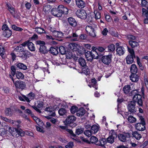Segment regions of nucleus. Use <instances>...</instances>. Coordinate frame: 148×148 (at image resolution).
I'll list each match as a JSON object with an SVG mask.
<instances>
[{"label":"nucleus","instance_id":"f257e3e1","mask_svg":"<svg viewBox=\"0 0 148 148\" xmlns=\"http://www.w3.org/2000/svg\"><path fill=\"white\" fill-rule=\"evenodd\" d=\"M139 89L134 90L131 92L133 95L132 97L134 103H137L139 106H142L143 105L142 96L139 94L140 92Z\"/></svg>","mask_w":148,"mask_h":148},{"label":"nucleus","instance_id":"f03ea898","mask_svg":"<svg viewBox=\"0 0 148 148\" xmlns=\"http://www.w3.org/2000/svg\"><path fill=\"white\" fill-rule=\"evenodd\" d=\"M8 131L14 137H17L19 135L22 136L23 134L22 130L21 129H17L13 127H8Z\"/></svg>","mask_w":148,"mask_h":148},{"label":"nucleus","instance_id":"7ed1b4c3","mask_svg":"<svg viewBox=\"0 0 148 148\" xmlns=\"http://www.w3.org/2000/svg\"><path fill=\"white\" fill-rule=\"evenodd\" d=\"M139 117L141 123H136L135 124L136 128L137 130L143 131L145 129V123L144 119L142 116H139Z\"/></svg>","mask_w":148,"mask_h":148},{"label":"nucleus","instance_id":"20e7f679","mask_svg":"<svg viewBox=\"0 0 148 148\" xmlns=\"http://www.w3.org/2000/svg\"><path fill=\"white\" fill-rule=\"evenodd\" d=\"M131 136V134L128 132L120 134L118 136L119 139L121 141L124 142L128 140Z\"/></svg>","mask_w":148,"mask_h":148},{"label":"nucleus","instance_id":"39448f33","mask_svg":"<svg viewBox=\"0 0 148 148\" xmlns=\"http://www.w3.org/2000/svg\"><path fill=\"white\" fill-rule=\"evenodd\" d=\"M36 44L40 45L39 50L41 53H45L47 52V50L45 46V43L44 41L38 40L36 41Z\"/></svg>","mask_w":148,"mask_h":148},{"label":"nucleus","instance_id":"423d86ee","mask_svg":"<svg viewBox=\"0 0 148 148\" xmlns=\"http://www.w3.org/2000/svg\"><path fill=\"white\" fill-rule=\"evenodd\" d=\"M76 14L77 16L82 19H84L87 17V14L84 10H79L77 11Z\"/></svg>","mask_w":148,"mask_h":148},{"label":"nucleus","instance_id":"0eeeda50","mask_svg":"<svg viewBox=\"0 0 148 148\" xmlns=\"http://www.w3.org/2000/svg\"><path fill=\"white\" fill-rule=\"evenodd\" d=\"M112 56L111 54H109L108 55L102 57V61L105 64L108 65L111 62Z\"/></svg>","mask_w":148,"mask_h":148},{"label":"nucleus","instance_id":"6e6552de","mask_svg":"<svg viewBox=\"0 0 148 148\" xmlns=\"http://www.w3.org/2000/svg\"><path fill=\"white\" fill-rule=\"evenodd\" d=\"M85 29L87 33H89V35L92 37H95L96 36L94 28L93 26L87 25Z\"/></svg>","mask_w":148,"mask_h":148},{"label":"nucleus","instance_id":"1a4fd4ad","mask_svg":"<svg viewBox=\"0 0 148 148\" xmlns=\"http://www.w3.org/2000/svg\"><path fill=\"white\" fill-rule=\"evenodd\" d=\"M14 84L16 88L22 90L25 88L26 85L24 82L20 81H17L14 82Z\"/></svg>","mask_w":148,"mask_h":148},{"label":"nucleus","instance_id":"9d476101","mask_svg":"<svg viewBox=\"0 0 148 148\" xmlns=\"http://www.w3.org/2000/svg\"><path fill=\"white\" fill-rule=\"evenodd\" d=\"M58 8L59 11L60 12L61 16L62 14H67L69 13L68 9L66 7H64L63 5H60L58 6Z\"/></svg>","mask_w":148,"mask_h":148},{"label":"nucleus","instance_id":"9b49d317","mask_svg":"<svg viewBox=\"0 0 148 148\" xmlns=\"http://www.w3.org/2000/svg\"><path fill=\"white\" fill-rule=\"evenodd\" d=\"M37 102L38 105H37V106H31V107L37 112L39 113H41V111L38 108H41L43 106V102L42 101H38Z\"/></svg>","mask_w":148,"mask_h":148},{"label":"nucleus","instance_id":"f8f14e48","mask_svg":"<svg viewBox=\"0 0 148 148\" xmlns=\"http://www.w3.org/2000/svg\"><path fill=\"white\" fill-rule=\"evenodd\" d=\"M125 51V49L123 47L119 46L116 49V54L119 56L123 55Z\"/></svg>","mask_w":148,"mask_h":148},{"label":"nucleus","instance_id":"ddd939ff","mask_svg":"<svg viewBox=\"0 0 148 148\" xmlns=\"http://www.w3.org/2000/svg\"><path fill=\"white\" fill-rule=\"evenodd\" d=\"M135 104L132 102L128 104L127 105V108L129 111L132 113H134L136 111V110L135 108Z\"/></svg>","mask_w":148,"mask_h":148},{"label":"nucleus","instance_id":"4468645a","mask_svg":"<svg viewBox=\"0 0 148 148\" xmlns=\"http://www.w3.org/2000/svg\"><path fill=\"white\" fill-rule=\"evenodd\" d=\"M117 137V136L116 133H113L107 138L106 140L107 142L110 143H112L114 141V139L116 138Z\"/></svg>","mask_w":148,"mask_h":148},{"label":"nucleus","instance_id":"2eb2a0df","mask_svg":"<svg viewBox=\"0 0 148 148\" xmlns=\"http://www.w3.org/2000/svg\"><path fill=\"white\" fill-rule=\"evenodd\" d=\"M58 8H53L51 10V14L54 16L56 17H60L62 16L61 14L59 11Z\"/></svg>","mask_w":148,"mask_h":148},{"label":"nucleus","instance_id":"dca6fc26","mask_svg":"<svg viewBox=\"0 0 148 148\" xmlns=\"http://www.w3.org/2000/svg\"><path fill=\"white\" fill-rule=\"evenodd\" d=\"M139 77L136 73H131L130 76V80L132 82H137L138 81Z\"/></svg>","mask_w":148,"mask_h":148},{"label":"nucleus","instance_id":"f3484780","mask_svg":"<svg viewBox=\"0 0 148 148\" xmlns=\"http://www.w3.org/2000/svg\"><path fill=\"white\" fill-rule=\"evenodd\" d=\"M76 117L73 116H70L68 117L66 120V123L71 124L73 123L75 121Z\"/></svg>","mask_w":148,"mask_h":148},{"label":"nucleus","instance_id":"a211bd4d","mask_svg":"<svg viewBox=\"0 0 148 148\" xmlns=\"http://www.w3.org/2000/svg\"><path fill=\"white\" fill-rule=\"evenodd\" d=\"M68 21L69 23L71 26L75 27L77 25V22L75 19L72 17H69L68 18Z\"/></svg>","mask_w":148,"mask_h":148},{"label":"nucleus","instance_id":"6ab92c4d","mask_svg":"<svg viewBox=\"0 0 148 148\" xmlns=\"http://www.w3.org/2000/svg\"><path fill=\"white\" fill-rule=\"evenodd\" d=\"M147 10L146 9L143 8L142 11L143 15H144L146 18L144 20V23H148V8H147Z\"/></svg>","mask_w":148,"mask_h":148},{"label":"nucleus","instance_id":"aec40b11","mask_svg":"<svg viewBox=\"0 0 148 148\" xmlns=\"http://www.w3.org/2000/svg\"><path fill=\"white\" fill-rule=\"evenodd\" d=\"M76 5L79 8H83L85 6V2L82 0H76Z\"/></svg>","mask_w":148,"mask_h":148},{"label":"nucleus","instance_id":"412c9836","mask_svg":"<svg viewBox=\"0 0 148 148\" xmlns=\"http://www.w3.org/2000/svg\"><path fill=\"white\" fill-rule=\"evenodd\" d=\"M134 57L131 55H128L126 58V63L127 64H131L134 61Z\"/></svg>","mask_w":148,"mask_h":148},{"label":"nucleus","instance_id":"4be33fe9","mask_svg":"<svg viewBox=\"0 0 148 148\" xmlns=\"http://www.w3.org/2000/svg\"><path fill=\"white\" fill-rule=\"evenodd\" d=\"M53 35L55 37L58 39L62 38L64 36V34L62 32L57 31L54 32Z\"/></svg>","mask_w":148,"mask_h":148},{"label":"nucleus","instance_id":"5701e85b","mask_svg":"<svg viewBox=\"0 0 148 148\" xmlns=\"http://www.w3.org/2000/svg\"><path fill=\"white\" fill-rule=\"evenodd\" d=\"M130 71L131 73H136L138 72V69L136 65L133 64L131 65Z\"/></svg>","mask_w":148,"mask_h":148},{"label":"nucleus","instance_id":"b1692460","mask_svg":"<svg viewBox=\"0 0 148 148\" xmlns=\"http://www.w3.org/2000/svg\"><path fill=\"white\" fill-rule=\"evenodd\" d=\"M85 113V110L83 108H81L77 112V115L78 116H82Z\"/></svg>","mask_w":148,"mask_h":148},{"label":"nucleus","instance_id":"393cba45","mask_svg":"<svg viewBox=\"0 0 148 148\" xmlns=\"http://www.w3.org/2000/svg\"><path fill=\"white\" fill-rule=\"evenodd\" d=\"M12 34V32L10 30H8L3 31L2 35L5 37L9 38L11 36Z\"/></svg>","mask_w":148,"mask_h":148},{"label":"nucleus","instance_id":"a878e982","mask_svg":"<svg viewBox=\"0 0 148 148\" xmlns=\"http://www.w3.org/2000/svg\"><path fill=\"white\" fill-rule=\"evenodd\" d=\"M34 29L35 31L38 34L45 33V32L44 29L41 27H36Z\"/></svg>","mask_w":148,"mask_h":148},{"label":"nucleus","instance_id":"bb28decb","mask_svg":"<svg viewBox=\"0 0 148 148\" xmlns=\"http://www.w3.org/2000/svg\"><path fill=\"white\" fill-rule=\"evenodd\" d=\"M77 47V45L75 43H70L69 45V47L73 51L76 50Z\"/></svg>","mask_w":148,"mask_h":148},{"label":"nucleus","instance_id":"cd10ccee","mask_svg":"<svg viewBox=\"0 0 148 148\" xmlns=\"http://www.w3.org/2000/svg\"><path fill=\"white\" fill-rule=\"evenodd\" d=\"M27 47L28 49L32 51H34L35 50V47L34 44L32 42L29 41Z\"/></svg>","mask_w":148,"mask_h":148},{"label":"nucleus","instance_id":"c85d7f7f","mask_svg":"<svg viewBox=\"0 0 148 148\" xmlns=\"http://www.w3.org/2000/svg\"><path fill=\"white\" fill-rule=\"evenodd\" d=\"M99 126L96 125H92L91 129V131L93 134H96L97 132L99 130Z\"/></svg>","mask_w":148,"mask_h":148},{"label":"nucleus","instance_id":"c756f323","mask_svg":"<svg viewBox=\"0 0 148 148\" xmlns=\"http://www.w3.org/2000/svg\"><path fill=\"white\" fill-rule=\"evenodd\" d=\"M82 71L83 73L86 75H88L90 73V69L88 68L87 66H85L82 67Z\"/></svg>","mask_w":148,"mask_h":148},{"label":"nucleus","instance_id":"7c9ffc66","mask_svg":"<svg viewBox=\"0 0 148 148\" xmlns=\"http://www.w3.org/2000/svg\"><path fill=\"white\" fill-rule=\"evenodd\" d=\"M99 142V143H98L97 145L99 146H101L102 147H103L104 145L106 144L107 142L106 139L104 138L100 139Z\"/></svg>","mask_w":148,"mask_h":148},{"label":"nucleus","instance_id":"2f4dec72","mask_svg":"<svg viewBox=\"0 0 148 148\" xmlns=\"http://www.w3.org/2000/svg\"><path fill=\"white\" fill-rule=\"evenodd\" d=\"M132 135L137 140H139L141 138L142 136L140 134H139L137 132H132Z\"/></svg>","mask_w":148,"mask_h":148},{"label":"nucleus","instance_id":"473e14b6","mask_svg":"<svg viewBox=\"0 0 148 148\" xmlns=\"http://www.w3.org/2000/svg\"><path fill=\"white\" fill-rule=\"evenodd\" d=\"M16 66L17 68L25 70L27 69L26 65L22 63H19L16 64Z\"/></svg>","mask_w":148,"mask_h":148},{"label":"nucleus","instance_id":"72a5a7b5","mask_svg":"<svg viewBox=\"0 0 148 148\" xmlns=\"http://www.w3.org/2000/svg\"><path fill=\"white\" fill-rule=\"evenodd\" d=\"M86 57L88 61H91L92 60V57L91 51H87L85 53Z\"/></svg>","mask_w":148,"mask_h":148},{"label":"nucleus","instance_id":"f704fd0d","mask_svg":"<svg viewBox=\"0 0 148 148\" xmlns=\"http://www.w3.org/2000/svg\"><path fill=\"white\" fill-rule=\"evenodd\" d=\"M107 48L108 52L112 53L115 50V46L113 44H111L108 46Z\"/></svg>","mask_w":148,"mask_h":148},{"label":"nucleus","instance_id":"c9c22d12","mask_svg":"<svg viewBox=\"0 0 148 148\" xmlns=\"http://www.w3.org/2000/svg\"><path fill=\"white\" fill-rule=\"evenodd\" d=\"M131 90V87L129 85L125 86L123 88V90L125 93L128 94Z\"/></svg>","mask_w":148,"mask_h":148},{"label":"nucleus","instance_id":"e433bc0d","mask_svg":"<svg viewBox=\"0 0 148 148\" xmlns=\"http://www.w3.org/2000/svg\"><path fill=\"white\" fill-rule=\"evenodd\" d=\"M49 52L53 55H56L58 53L57 49L51 47L49 50Z\"/></svg>","mask_w":148,"mask_h":148},{"label":"nucleus","instance_id":"4c0bfd02","mask_svg":"<svg viewBox=\"0 0 148 148\" xmlns=\"http://www.w3.org/2000/svg\"><path fill=\"white\" fill-rule=\"evenodd\" d=\"M79 63L82 66V67L86 66V63L85 60L82 58H80L79 59Z\"/></svg>","mask_w":148,"mask_h":148},{"label":"nucleus","instance_id":"58836bf2","mask_svg":"<svg viewBox=\"0 0 148 148\" xmlns=\"http://www.w3.org/2000/svg\"><path fill=\"white\" fill-rule=\"evenodd\" d=\"M129 42L130 45L133 48L137 46L138 45V42L135 41L130 40Z\"/></svg>","mask_w":148,"mask_h":148},{"label":"nucleus","instance_id":"ea45409f","mask_svg":"<svg viewBox=\"0 0 148 148\" xmlns=\"http://www.w3.org/2000/svg\"><path fill=\"white\" fill-rule=\"evenodd\" d=\"M127 119L128 121L131 123H135L136 121V118L132 116H129Z\"/></svg>","mask_w":148,"mask_h":148},{"label":"nucleus","instance_id":"a19ab883","mask_svg":"<svg viewBox=\"0 0 148 148\" xmlns=\"http://www.w3.org/2000/svg\"><path fill=\"white\" fill-rule=\"evenodd\" d=\"M94 13L95 15V18L96 19H98L101 18V13L97 10L94 11Z\"/></svg>","mask_w":148,"mask_h":148},{"label":"nucleus","instance_id":"79ce46f5","mask_svg":"<svg viewBox=\"0 0 148 148\" xmlns=\"http://www.w3.org/2000/svg\"><path fill=\"white\" fill-rule=\"evenodd\" d=\"M92 60L93 58L97 59L98 58L99 54L97 51H91Z\"/></svg>","mask_w":148,"mask_h":148},{"label":"nucleus","instance_id":"37998d69","mask_svg":"<svg viewBox=\"0 0 148 148\" xmlns=\"http://www.w3.org/2000/svg\"><path fill=\"white\" fill-rule=\"evenodd\" d=\"M24 50V48L22 46L20 45L16 48L14 50V51L16 52H21L23 51Z\"/></svg>","mask_w":148,"mask_h":148},{"label":"nucleus","instance_id":"c03bdc74","mask_svg":"<svg viewBox=\"0 0 148 148\" xmlns=\"http://www.w3.org/2000/svg\"><path fill=\"white\" fill-rule=\"evenodd\" d=\"M60 53L62 55L65 54L66 52V49L65 47L62 46H60L59 47Z\"/></svg>","mask_w":148,"mask_h":148},{"label":"nucleus","instance_id":"a18cd8bd","mask_svg":"<svg viewBox=\"0 0 148 148\" xmlns=\"http://www.w3.org/2000/svg\"><path fill=\"white\" fill-rule=\"evenodd\" d=\"M21 121L20 120L15 121L13 120L12 124L14 126H16L18 128L20 127L19 124L21 123Z\"/></svg>","mask_w":148,"mask_h":148},{"label":"nucleus","instance_id":"49530a36","mask_svg":"<svg viewBox=\"0 0 148 148\" xmlns=\"http://www.w3.org/2000/svg\"><path fill=\"white\" fill-rule=\"evenodd\" d=\"M58 112L60 115H63L66 114L67 111L65 108H62L59 110Z\"/></svg>","mask_w":148,"mask_h":148},{"label":"nucleus","instance_id":"de8ad7c7","mask_svg":"<svg viewBox=\"0 0 148 148\" xmlns=\"http://www.w3.org/2000/svg\"><path fill=\"white\" fill-rule=\"evenodd\" d=\"M16 77L18 79H23L24 77V75L22 73L18 72L16 73Z\"/></svg>","mask_w":148,"mask_h":148},{"label":"nucleus","instance_id":"09e8293b","mask_svg":"<svg viewBox=\"0 0 148 148\" xmlns=\"http://www.w3.org/2000/svg\"><path fill=\"white\" fill-rule=\"evenodd\" d=\"M127 48L128 49V51L130 53V54L129 55H131L132 56H134V58H135V56L134 50L128 47H127Z\"/></svg>","mask_w":148,"mask_h":148},{"label":"nucleus","instance_id":"8fccbe9b","mask_svg":"<svg viewBox=\"0 0 148 148\" xmlns=\"http://www.w3.org/2000/svg\"><path fill=\"white\" fill-rule=\"evenodd\" d=\"M90 142L92 143H95L98 141V139L95 136H92L90 138Z\"/></svg>","mask_w":148,"mask_h":148},{"label":"nucleus","instance_id":"3c124183","mask_svg":"<svg viewBox=\"0 0 148 148\" xmlns=\"http://www.w3.org/2000/svg\"><path fill=\"white\" fill-rule=\"evenodd\" d=\"M84 134L86 136L88 137L91 136L92 134H93L91 130H85L84 132Z\"/></svg>","mask_w":148,"mask_h":148},{"label":"nucleus","instance_id":"603ef678","mask_svg":"<svg viewBox=\"0 0 148 148\" xmlns=\"http://www.w3.org/2000/svg\"><path fill=\"white\" fill-rule=\"evenodd\" d=\"M66 58L68 59H70L73 57V54L70 51L66 52L65 53Z\"/></svg>","mask_w":148,"mask_h":148},{"label":"nucleus","instance_id":"864d4df0","mask_svg":"<svg viewBox=\"0 0 148 148\" xmlns=\"http://www.w3.org/2000/svg\"><path fill=\"white\" fill-rule=\"evenodd\" d=\"M78 108L76 106H73L71 107L70 110L72 114L75 113L78 110Z\"/></svg>","mask_w":148,"mask_h":148},{"label":"nucleus","instance_id":"5fc2aeb1","mask_svg":"<svg viewBox=\"0 0 148 148\" xmlns=\"http://www.w3.org/2000/svg\"><path fill=\"white\" fill-rule=\"evenodd\" d=\"M12 29H13L14 30L18 31H22L23 29L21 28L17 27L16 25H12Z\"/></svg>","mask_w":148,"mask_h":148},{"label":"nucleus","instance_id":"6e6d98bb","mask_svg":"<svg viewBox=\"0 0 148 148\" xmlns=\"http://www.w3.org/2000/svg\"><path fill=\"white\" fill-rule=\"evenodd\" d=\"M5 114L6 115L8 116L12 114L11 109L10 108H7L5 110Z\"/></svg>","mask_w":148,"mask_h":148},{"label":"nucleus","instance_id":"4d7b16f0","mask_svg":"<svg viewBox=\"0 0 148 148\" xmlns=\"http://www.w3.org/2000/svg\"><path fill=\"white\" fill-rule=\"evenodd\" d=\"M91 82L92 84V85H93V86L95 88L96 90H97V81L95 79H93L91 80Z\"/></svg>","mask_w":148,"mask_h":148},{"label":"nucleus","instance_id":"13d9d810","mask_svg":"<svg viewBox=\"0 0 148 148\" xmlns=\"http://www.w3.org/2000/svg\"><path fill=\"white\" fill-rule=\"evenodd\" d=\"M11 75L13 76H14L15 74L16 71L15 67L14 66H11Z\"/></svg>","mask_w":148,"mask_h":148},{"label":"nucleus","instance_id":"bf43d9fd","mask_svg":"<svg viewBox=\"0 0 148 148\" xmlns=\"http://www.w3.org/2000/svg\"><path fill=\"white\" fill-rule=\"evenodd\" d=\"M43 10L46 13L49 11L50 10V6L47 5L44 6Z\"/></svg>","mask_w":148,"mask_h":148},{"label":"nucleus","instance_id":"052dcab7","mask_svg":"<svg viewBox=\"0 0 148 148\" xmlns=\"http://www.w3.org/2000/svg\"><path fill=\"white\" fill-rule=\"evenodd\" d=\"M67 132H69L71 137H75L76 136V135L73 133V131L69 129H68L66 128V129L65 130Z\"/></svg>","mask_w":148,"mask_h":148},{"label":"nucleus","instance_id":"680f3d73","mask_svg":"<svg viewBox=\"0 0 148 148\" xmlns=\"http://www.w3.org/2000/svg\"><path fill=\"white\" fill-rule=\"evenodd\" d=\"M5 53L4 48L1 46H0V55L2 57Z\"/></svg>","mask_w":148,"mask_h":148},{"label":"nucleus","instance_id":"e2e57ef3","mask_svg":"<svg viewBox=\"0 0 148 148\" xmlns=\"http://www.w3.org/2000/svg\"><path fill=\"white\" fill-rule=\"evenodd\" d=\"M73 37L74 38L72 39V40L73 41H77L78 40V36L76 33H73Z\"/></svg>","mask_w":148,"mask_h":148},{"label":"nucleus","instance_id":"0e129e2a","mask_svg":"<svg viewBox=\"0 0 148 148\" xmlns=\"http://www.w3.org/2000/svg\"><path fill=\"white\" fill-rule=\"evenodd\" d=\"M27 96L29 98V99L31 100L34 98L35 95L34 93L31 92Z\"/></svg>","mask_w":148,"mask_h":148},{"label":"nucleus","instance_id":"69168bd1","mask_svg":"<svg viewBox=\"0 0 148 148\" xmlns=\"http://www.w3.org/2000/svg\"><path fill=\"white\" fill-rule=\"evenodd\" d=\"M25 6L26 9L28 10H29L31 7V3L27 1L25 2Z\"/></svg>","mask_w":148,"mask_h":148},{"label":"nucleus","instance_id":"338daca9","mask_svg":"<svg viewBox=\"0 0 148 148\" xmlns=\"http://www.w3.org/2000/svg\"><path fill=\"white\" fill-rule=\"evenodd\" d=\"M83 130L82 128H78L76 130V134L79 135L83 133Z\"/></svg>","mask_w":148,"mask_h":148},{"label":"nucleus","instance_id":"774afa93","mask_svg":"<svg viewBox=\"0 0 148 148\" xmlns=\"http://www.w3.org/2000/svg\"><path fill=\"white\" fill-rule=\"evenodd\" d=\"M73 146V143L72 142L69 143L66 145L65 146L66 148H72Z\"/></svg>","mask_w":148,"mask_h":148}]
</instances>
